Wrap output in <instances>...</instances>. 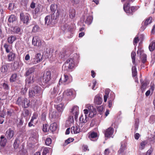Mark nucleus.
I'll return each instance as SVG.
<instances>
[{
  "label": "nucleus",
  "instance_id": "obj_1",
  "mask_svg": "<svg viewBox=\"0 0 155 155\" xmlns=\"http://www.w3.org/2000/svg\"><path fill=\"white\" fill-rule=\"evenodd\" d=\"M42 90L40 87L36 86L29 90V95L30 97L39 96L42 94Z\"/></svg>",
  "mask_w": 155,
  "mask_h": 155
},
{
  "label": "nucleus",
  "instance_id": "obj_2",
  "mask_svg": "<svg viewBox=\"0 0 155 155\" xmlns=\"http://www.w3.org/2000/svg\"><path fill=\"white\" fill-rule=\"evenodd\" d=\"M74 66V62L72 58H69L65 62L62 67V70L68 71L72 69Z\"/></svg>",
  "mask_w": 155,
  "mask_h": 155
},
{
  "label": "nucleus",
  "instance_id": "obj_3",
  "mask_svg": "<svg viewBox=\"0 0 155 155\" xmlns=\"http://www.w3.org/2000/svg\"><path fill=\"white\" fill-rule=\"evenodd\" d=\"M30 101L26 98H18L16 104L19 106H21L24 108L28 107L30 105Z\"/></svg>",
  "mask_w": 155,
  "mask_h": 155
},
{
  "label": "nucleus",
  "instance_id": "obj_4",
  "mask_svg": "<svg viewBox=\"0 0 155 155\" xmlns=\"http://www.w3.org/2000/svg\"><path fill=\"white\" fill-rule=\"evenodd\" d=\"M74 91L72 89H68L64 92L63 96L65 98L71 99L74 97Z\"/></svg>",
  "mask_w": 155,
  "mask_h": 155
},
{
  "label": "nucleus",
  "instance_id": "obj_5",
  "mask_svg": "<svg viewBox=\"0 0 155 155\" xmlns=\"http://www.w3.org/2000/svg\"><path fill=\"white\" fill-rule=\"evenodd\" d=\"M43 55L40 53H37L35 56L34 58L32 60V62L31 63L29 64L30 65L34 64H37L41 61L43 59Z\"/></svg>",
  "mask_w": 155,
  "mask_h": 155
},
{
  "label": "nucleus",
  "instance_id": "obj_6",
  "mask_svg": "<svg viewBox=\"0 0 155 155\" xmlns=\"http://www.w3.org/2000/svg\"><path fill=\"white\" fill-rule=\"evenodd\" d=\"M70 77L67 74H64L61 76L59 81V83H63L64 84H67L70 83L71 82Z\"/></svg>",
  "mask_w": 155,
  "mask_h": 155
},
{
  "label": "nucleus",
  "instance_id": "obj_7",
  "mask_svg": "<svg viewBox=\"0 0 155 155\" xmlns=\"http://www.w3.org/2000/svg\"><path fill=\"white\" fill-rule=\"evenodd\" d=\"M20 19L21 21L23 23L28 24V23L29 20L30 18V15L28 14H24L23 13H21L20 14Z\"/></svg>",
  "mask_w": 155,
  "mask_h": 155
},
{
  "label": "nucleus",
  "instance_id": "obj_8",
  "mask_svg": "<svg viewBox=\"0 0 155 155\" xmlns=\"http://www.w3.org/2000/svg\"><path fill=\"white\" fill-rule=\"evenodd\" d=\"M85 107L88 110L89 114V117L91 118L93 117L94 115L96 114V111L95 108H94L90 104H87L86 105Z\"/></svg>",
  "mask_w": 155,
  "mask_h": 155
},
{
  "label": "nucleus",
  "instance_id": "obj_9",
  "mask_svg": "<svg viewBox=\"0 0 155 155\" xmlns=\"http://www.w3.org/2000/svg\"><path fill=\"white\" fill-rule=\"evenodd\" d=\"M152 22V18L151 17L147 18L146 20L143 21L142 23V26L141 27V30L143 31L146 28L147 26Z\"/></svg>",
  "mask_w": 155,
  "mask_h": 155
},
{
  "label": "nucleus",
  "instance_id": "obj_10",
  "mask_svg": "<svg viewBox=\"0 0 155 155\" xmlns=\"http://www.w3.org/2000/svg\"><path fill=\"white\" fill-rule=\"evenodd\" d=\"M51 79V73L48 71L45 73L43 75V82L46 84L49 83Z\"/></svg>",
  "mask_w": 155,
  "mask_h": 155
},
{
  "label": "nucleus",
  "instance_id": "obj_11",
  "mask_svg": "<svg viewBox=\"0 0 155 155\" xmlns=\"http://www.w3.org/2000/svg\"><path fill=\"white\" fill-rule=\"evenodd\" d=\"M70 112L74 115L75 120H77L79 114V107L77 105L74 106L71 109Z\"/></svg>",
  "mask_w": 155,
  "mask_h": 155
},
{
  "label": "nucleus",
  "instance_id": "obj_12",
  "mask_svg": "<svg viewBox=\"0 0 155 155\" xmlns=\"http://www.w3.org/2000/svg\"><path fill=\"white\" fill-rule=\"evenodd\" d=\"M32 44L34 46L38 47L41 45L42 41L38 36H35L33 37L32 40Z\"/></svg>",
  "mask_w": 155,
  "mask_h": 155
},
{
  "label": "nucleus",
  "instance_id": "obj_13",
  "mask_svg": "<svg viewBox=\"0 0 155 155\" xmlns=\"http://www.w3.org/2000/svg\"><path fill=\"white\" fill-rule=\"evenodd\" d=\"M114 132V129L111 127H110L107 129L105 131L104 135L106 137L110 138L113 137L112 135Z\"/></svg>",
  "mask_w": 155,
  "mask_h": 155
},
{
  "label": "nucleus",
  "instance_id": "obj_14",
  "mask_svg": "<svg viewBox=\"0 0 155 155\" xmlns=\"http://www.w3.org/2000/svg\"><path fill=\"white\" fill-rule=\"evenodd\" d=\"M97 136V133L94 132H90L88 134V137L92 141H94L96 140Z\"/></svg>",
  "mask_w": 155,
  "mask_h": 155
},
{
  "label": "nucleus",
  "instance_id": "obj_15",
  "mask_svg": "<svg viewBox=\"0 0 155 155\" xmlns=\"http://www.w3.org/2000/svg\"><path fill=\"white\" fill-rule=\"evenodd\" d=\"M14 135V131L10 128H9L6 132V136L8 139L12 138L13 137Z\"/></svg>",
  "mask_w": 155,
  "mask_h": 155
},
{
  "label": "nucleus",
  "instance_id": "obj_16",
  "mask_svg": "<svg viewBox=\"0 0 155 155\" xmlns=\"http://www.w3.org/2000/svg\"><path fill=\"white\" fill-rule=\"evenodd\" d=\"M102 98L99 94L96 95L94 99V103L97 105H100L102 103Z\"/></svg>",
  "mask_w": 155,
  "mask_h": 155
},
{
  "label": "nucleus",
  "instance_id": "obj_17",
  "mask_svg": "<svg viewBox=\"0 0 155 155\" xmlns=\"http://www.w3.org/2000/svg\"><path fill=\"white\" fill-rule=\"evenodd\" d=\"M55 107L56 108L58 112L61 114L65 108V106L63 104L61 103L55 105Z\"/></svg>",
  "mask_w": 155,
  "mask_h": 155
},
{
  "label": "nucleus",
  "instance_id": "obj_18",
  "mask_svg": "<svg viewBox=\"0 0 155 155\" xmlns=\"http://www.w3.org/2000/svg\"><path fill=\"white\" fill-rule=\"evenodd\" d=\"M71 130V133L72 134H78L80 131V129L78 125H75L72 127Z\"/></svg>",
  "mask_w": 155,
  "mask_h": 155
},
{
  "label": "nucleus",
  "instance_id": "obj_19",
  "mask_svg": "<svg viewBox=\"0 0 155 155\" xmlns=\"http://www.w3.org/2000/svg\"><path fill=\"white\" fill-rule=\"evenodd\" d=\"M59 87L58 85L56 87H54L53 89L51 91V94L52 95V97H54L58 94L59 91Z\"/></svg>",
  "mask_w": 155,
  "mask_h": 155
},
{
  "label": "nucleus",
  "instance_id": "obj_20",
  "mask_svg": "<svg viewBox=\"0 0 155 155\" xmlns=\"http://www.w3.org/2000/svg\"><path fill=\"white\" fill-rule=\"evenodd\" d=\"M9 53L8 55V61H13L15 58V54L13 51Z\"/></svg>",
  "mask_w": 155,
  "mask_h": 155
},
{
  "label": "nucleus",
  "instance_id": "obj_21",
  "mask_svg": "<svg viewBox=\"0 0 155 155\" xmlns=\"http://www.w3.org/2000/svg\"><path fill=\"white\" fill-rule=\"evenodd\" d=\"M76 15V11L74 9L70 8L69 10V15L70 18H73L75 17Z\"/></svg>",
  "mask_w": 155,
  "mask_h": 155
},
{
  "label": "nucleus",
  "instance_id": "obj_22",
  "mask_svg": "<svg viewBox=\"0 0 155 155\" xmlns=\"http://www.w3.org/2000/svg\"><path fill=\"white\" fill-rule=\"evenodd\" d=\"M142 51L140 50H138L137 52V54H138L141 55V58L142 60L143 63H144L147 60V55L145 54H142Z\"/></svg>",
  "mask_w": 155,
  "mask_h": 155
},
{
  "label": "nucleus",
  "instance_id": "obj_23",
  "mask_svg": "<svg viewBox=\"0 0 155 155\" xmlns=\"http://www.w3.org/2000/svg\"><path fill=\"white\" fill-rule=\"evenodd\" d=\"M89 118L87 117V115H84L82 114L79 118V120L81 123H85L88 120Z\"/></svg>",
  "mask_w": 155,
  "mask_h": 155
},
{
  "label": "nucleus",
  "instance_id": "obj_24",
  "mask_svg": "<svg viewBox=\"0 0 155 155\" xmlns=\"http://www.w3.org/2000/svg\"><path fill=\"white\" fill-rule=\"evenodd\" d=\"M3 47L5 48L7 53H9L12 51V46L11 45H8L7 43H5L4 44Z\"/></svg>",
  "mask_w": 155,
  "mask_h": 155
},
{
  "label": "nucleus",
  "instance_id": "obj_25",
  "mask_svg": "<svg viewBox=\"0 0 155 155\" xmlns=\"http://www.w3.org/2000/svg\"><path fill=\"white\" fill-rule=\"evenodd\" d=\"M53 13L51 15V18L53 21L56 20L58 17L59 12L58 10L57 9V11L55 12H53Z\"/></svg>",
  "mask_w": 155,
  "mask_h": 155
},
{
  "label": "nucleus",
  "instance_id": "obj_26",
  "mask_svg": "<svg viewBox=\"0 0 155 155\" xmlns=\"http://www.w3.org/2000/svg\"><path fill=\"white\" fill-rule=\"evenodd\" d=\"M123 8L124 11L128 14L129 15L130 13V7L129 3L127 4H124V5Z\"/></svg>",
  "mask_w": 155,
  "mask_h": 155
},
{
  "label": "nucleus",
  "instance_id": "obj_27",
  "mask_svg": "<svg viewBox=\"0 0 155 155\" xmlns=\"http://www.w3.org/2000/svg\"><path fill=\"white\" fill-rule=\"evenodd\" d=\"M8 70V67L6 65H3L1 68L0 71L5 75L7 74Z\"/></svg>",
  "mask_w": 155,
  "mask_h": 155
},
{
  "label": "nucleus",
  "instance_id": "obj_28",
  "mask_svg": "<svg viewBox=\"0 0 155 155\" xmlns=\"http://www.w3.org/2000/svg\"><path fill=\"white\" fill-rule=\"evenodd\" d=\"M1 141L0 142V144L1 146L4 147L6 144L7 140L6 138H5L4 136H2L0 137Z\"/></svg>",
  "mask_w": 155,
  "mask_h": 155
},
{
  "label": "nucleus",
  "instance_id": "obj_29",
  "mask_svg": "<svg viewBox=\"0 0 155 155\" xmlns=\"http://www.w3.org/2000/svg\"><path fill=\"white\" fill-rule=\"evenodd\" d=\"M58 128V126L56 123H54L51 124L49 127L50 130L52 132L55 131Z\"/></svg>",
  "mask_w": 155,
  "mask_h": 155
},
{
  "label": "nucleus",
  "instance_id": "obj_30",
  "mask_svg": "<svg viewBox=\"0 0 155 155\" xmlns=\"http://www.w3.org/2000/svg\"><path fill=\"white\" fill-rule=\"evenodd\" d=\"M45 23L48 25H50L51 24L52 25L53 20L51 18L50 19V17L49 16H47L45 18Z\"/></svg>",
  "mask_w": 155,
  "mask_h": 155
},
{
  "label": "nucleus",
  "instance_id": "obj_31",
  "mask_svg": "<svg viewBox=\"0 0 155 155\" xmlns=\"http://www.w3.org/2000/svg\"><path fill=\"white\" fill-rule=\"evenodd\" d=\"M35 68L33 67L29 68L26 71L25 75L28 76L34 71Z\"/></svg>",
  "mask_w": 155,
  "mask_h": 155
},
{
  "label": "nucleus",
  "instance_id": "obj_32",
  "mask_svg": "<svg viewBox=\"0 0 155 155\" xmlns=\"http://www.w3.org/2000/svg\"><path fill=\"white\" fill-rule=\"evenodd\" d=\"M110 91L109 89H106L105 91V95H104V102H106L107 100V98L109 97V94Z\"/></svg>",
  "mask_w": 155,
  "mask_h": 155
},
{
  "label": "nucleus",
  "instance_id": "obj_33",
  "mask_svg": "<svg viewBox=\"0 0 155 155\" xmlns=\"http://www.w3.org/2000/svg\"><path fill=\"white\" fill-rule=\"evenodd\" d=\"M16 38L15 36H11L8 38V41L9 44H12L16 40Z\"/></svg>",
  "mask_w": 155,
  "mask_h": 155
},
{
  "label": "nucleus",
  "instance_id": "obj_34",
  "mask_svg": "<svg viewBox=\"0 0 155 155\" xmlns=\"http://www.w3.org/2000/svg\"><path fill=\"white\" fill-rule=\"evenodd\" d=\"M17 20V18L14 15H11L8 19V21L10 22H13Z\"/></svg>",
  "mask_w": 155,
  "mask_h": 155
},
{
  "label": "nucleus",
  "instance_id": "obj_35",
  "mask_svg": "<svg viewBox=\"0 0 155 155\" xmlns=\"http://www.w3.org/2000/svg\"><path fill=\"white\" fill-rule=\"evenodd\" d=\"M147 143V142L146 141L144 140L142 141L140 144L139 145V149L140 150L143 149L146 145Z\"/></svg>",
  "mask_w": 155,
  "mask_h": 155
},
{
  "label": "nucleus",
  "instance_id": "obj_36",
  "mask_svg": "<svg viewBox=\"0 0 155 155\" xmlns=\"http://www.w3.org/2000/svg\"><path fill=\"white\" fill-rule=\"evenodd\" d=\"M17 74L16 73H14L13 74L10 79V81L11 82H13L15 81L17 78Z\"/></svg>",
  "mask_w": 155,
  "mask_h": 155
},
{
  "label": "nucleus",
  "instance_id": "obj_37",
  "mask_svg": "<svg viewBox=\"0 0 155 155\" xmlns=\"http://www.w3.org/2000/svg\"><path fill=\"white\" fill-rule=\"evenodd\" d=\"M93 20V17L91 16H89L87 17L86 20L85 21L86 23L88 25H89L91 24Z\"/></svg>",
  "mask_w": 155,
  "mask_h": 155
},
{
  "label": "nucleus",
  "instance_id": "obj_38",
  "mask_svg": "<svg viewBox=\"0 0 155 155\" xmlns=\"http://www.w3.org/2000/svg\"><path fill=\"white\" fill-rule=\"evenodd\" d=\"M149 48L151 51H153L155 48V42H152L150 45Z\"/></svg>",
  "mask_w": 155,
  "mask_h": 155
},
{
  "label": "nucleus",
  "instance_id": "obj_39",
  "mask_svg": "<svg viewBox=\"0 0 155 155\" xmlns=\"http://www.w3.org/2000/svg\"><path fill=\"white\" fill-rule=\"evenodd\" d=\"M12 31L14 33L20 34L21 31V29L19 27L16 26L14 27Z\"/></svg>",
  "mask_w": 155,
  "mask_h": 155
},
{
  "label": "nucleus",
  "instance_id": "obj_40",
  "mask_svg": "<svg viewBox=\"0 0 155 155\" xmlns=\"http://www.w3.org/2000/svg\"><path fill=\"white\" fill-rule=\"evenodd\" d=\"M141 82V89L142 91V92H143L146 88L147 86V84L146 82H142L141 80H140Z\"/></svg>",
  "mask_w": 155,
  "mask_h": 155
},
{
  "label": "nucleus",
  "instance_id": "obj_41",
  "mask_svg": "<svg viewBox=\"0 0 155 155\" xmlns=\"http://www.w3.org/2000/svg\"><path fill=\"white\" fill-rule=\"evenodd\" d=\"M61 29L64 31H65L67 30L68 31H70L71 30V29L69 26V25L67 24H65L61 27Z\"/></svg>",
  "mask_w": 155,
  "mask_h": 155
},
{
  "label": "nucleus",
  "instance_id": "obj_42",
  "mask_svg": "<svg viewBox=\"0 0 155 155\" xmlns=\"http://www.w3.org/2000/svg\"><path fill=\"white\" fill-rule=\"evenodd\" d=\"M41 5H38V6L35 8V9L34 13L35 14H39L40 13L41 11Z\"/></svg>",
  "mask_w": 155,
  "mask_h": 155
},
{
  "label": "nucleus",
  "instance_id": "obj_43",
  "mask_svg": "<svg viewBox=\"0 0 155 155\" xmlns=\"http://www.w3.org/2000/svg\"><path fill=\"white\" fill-rule=\"evenodd\" d=\"M136 55V52L133 51L131 53V57L132 59V62L133 64L135 63V56Z\"/></svg>",
  "mask_w": 155,
  "mask_h": 155
},
{
  "label": "nucleus",
  "instance_id": "obj_44",
  "mask_svg": "<svg viewBox=\"0 0 155 155\" xmlns=\"http://www.w3.org/2000/svg\"><path fill=\"white\" fill-rule=\"evenodd\" d=\"M132 71L133 76H135L137 75V71L135 65L132 67Z\"/></svg>",
  "mask_w": 155,
  "mask_h": 155
},
{
  "label": "nucleus",
  "instance_id": "obj_45",
  "mask_svg": "<svg viewBox=\"0 0 155 155\" xmlns=\"http://www.w3.org/2000/svg\"><path fill=\"white\" fill-rule=\"evenodd\" d=\"M57 8V5L55 4H52L50 6L51 11L52 12H55Z\"/></svg>",
  "mask_w": 155,
  "mask_h": 155
},
{
  "label": "nucleus",
  "instance_id": "obj_46",
  "mask_svg": "<svg viewBox=\"0 0 155 155\" xmlns=\"http://www.w3.org/2000/svg\"><path fill=\"white\" fill-rule=\"evenodd\" d=\"M74 140V139L73 138H69L67 140H66L64 143V145L65 146L70 143L71 142H73Z\"/></svg>",
  "mask_w": 155,
  "mask_h": 155
},
{
  "label": "nucleus",
  "instance_id": "obj_47",
  "mask_svg": "<svg viewBox=\"0 0 155 155\" xmlns=\"http://www.w3.org/2000/svg\"><path fill=\"white\" fill-rule=\"evenodd\" d=\"M51 115L52 118H56L60 116L61 114L59 115L58 114V113L56 111H53L52 113L51 114Z\"/></svg>",
  "mask_w": 155,
  "mask_h": 155
},
{
  "label": "nucleus",
  "instance_id": "obj_48",
  "mask_svg": "<svg viewBox=\"0 0 155 155\" xmlns=\"http://www.w3.org/2000/svg\"><path fill=\"white\" fill-rule=\"evenodd\" d=\"M125 149V145L123 146L122 145H121V147L119 149V150L118 151V153H123L124 151V150Z\"/></svg>",
  "mask_w": 155,
  "mask_h": 155
},
{
  "label": "nucleus",
  "instance_id": "obj_49",
  "mask_svg": "<svg viewBox=\"0 0 155 155\" xmlns=\"http://www.w3.org/2000/svg\"><path fill=\"white\" fill-rule=\"evenodd\" d=\"M74 121L73 117L72 116H70L69 117L68 120L67 121V123H69L70 125L72 124Z\"/></svg>",
  "mask_w": 155,
  "mask_h": 155
},
{
  "label": "nucleus",
  "instance_id": "obj_50",
  "mask_svg": "<svg viewBox=\"0 0 155 155\" xmlns=\"http://www.w3.org/2000/svg\"><path fill=\"white\" fill-rule=\"evenodd\" d=\"M149 121L151 124H153L155 121V117L153 116H150Z\"/></svg>",
  "mask_w": 155,
  "mask_h": 155
},
{
  "label": "nucleus",
  "instance_id": "obj_51",
  "mask_svg": "<svg viewBox=\"0 0 155 155\" xmlns=\"http://www.w3.org/2000/svg\"><path fill=\"white\" fill-rule=\"evenodd\" d=\"M115 97V95L114 93L112 92H111L108 100L113 101Z\"/></svg>",
  "mask_w": 155,
  "mask_h": 155
},
{
  "label": "nucleus",
  "instance_id": "obj_52",
  "mask_svg": "<svg viewBox=\"0 0 155 155\" xmlns=\"http://www.w3.org/2000/svg\"><path fill=\"white\" fill-rule=\"evenodd\" d=\"M43 131L45 132H47L49 130L48 126V125L46 124H44L43 125Z\"/></svg>",
  "mask_w": 155,
  "mask_h": 155
},
{
  "label": "nucleus",
  "instance_id": "obj_53",
  "mask_svg": "<svg viewBox=\"0 0 155 155\" xmlns=\"http://www.w3.org/2000/svg\"><path fill=\"white\" fill-rule=\"evenodd\" d=\"M39 29L38 26L37 25H35L33 27L32 31L34 32H36L39 31Z\"/></svg>",
  "mask_w": 155,
  "mask_h": 155
},
{
  "label": "nucleus",
  "instance_id": "obj_54",
  "mask_svg": "<svg viewBox=\"0 0 155 155\" xmlns=\"http://www.w3.org/2000/svg\"><path fill=\"white\" fill-rule=\"evenodd\" d=\"M51 143V140L50 138H47L45 140V143L46 145L49 146Z\"/></svg>",
  "mask_w": 155,
  "mask_h": 155
},
{
  "label": "nucleus",
  "instance_id": "obj_55",
  "mask_svg": "<svg viewBox=\"0 0 155 155\" xmlns=\"http://www.w3.org/2000/svg\"><path fill=\"white\" fill-rule=\"evenodd\" d=\"M48 148L45 147L43 152L42 155H46V154L48 152Z\"/></svg>",
  "mask_w": 155,
  "mask_h": 155
},
{
  "label": "nucleus",
  "instance_id": "obj_56",
  "mask_svg": "<svg viewBox=\"0 0 155 155\" xmlns=\"http://www.w3.org/2000/svg\"><path fill=\"white\" fill-rule=\"evenodd\" d=\"M29 111L28 110L25 109L23 111V114L24 117H26L28 115Z\"/></svg>",
  "mask_w": 155,
  "mask_h": 155
},
{
  "label": "nucleus",
  "instance_id": "obj_57",
  "mask_svg": "<svg viewBox=\"0 0 155 155\" xmlns=\"http://www.w3.org/2000/svg\"><path fill=\"white\" fill-rule=\"evenodd\" d=\"M13 146L15 149L17 150L18 149V145L17 143V140H15L14 142Z\"/></svg>",
  "mask_w": 155,
  "mask_h": 155
},
{
  "label": "nucleus",
  "instance_id": "obj_58",
  "mask_svg": "<svg viewBox=\"0 0 155 155\" xmlns=\"http://www.w3.org/2000/svg\"><path fill=\"white\" fill-rule=\"evenodd\" d=\"M3 88L5 90H8L9 89L8 86V84L6 83H4L2 85Z\"/></svg>",
  "mask_w": 155,
  "mask_h": 155
},
{
  "label": "nucleus",
  "instance_id": "obj_59",
  "mask_svg": "<svg viewBox=\"0 0 155 155\" xmlns=\"http://www.w3.org/2000/svg\"><path fill=\"white\" fill-rule=\"evenodd\" d=\"M96 83H97V82L95 80H93L92 82L93 85H92V89H93L94 90L96 89L95 88V87L96 84Z\"/></svg>",
  "mask_w": 155,
  "mask_h": 155
},
{
  "label": "nucleus",
  "instance_id": "obj_60",
  "mask_svg": "<svg viewBox=\"0 0 155 155\" xmlns=\"http://www.w3.org/2000/svg\"><path fill=\"white\" fill-rule=\"evenodd\" d=\"M38 114H37V113H35L33 114V116L31 117V118L35 120L37 119L38 117Z\"/></svg>",
  "mask_w": 155,
  "mask_h": 155
},
{
  "label": "nucleus",
  "instance_id": "obj_61",
  "mask_svg": "<svg viewBox=\"0 0 155 155\" xmlns=\"http://www.w3.org/2000/svg\"><path fill=\"white\" fill-rule=\"evenodd\" d=\"M32 82L31 79H30V78L26 79V85L27 86V85L30 84Z\"/></svg>",
  "mask_w": 155,
  "mask_h": 155
},
{
  "label": "nucleus",
  "instance_id": "obj_62",
  "mask_svg": "<svg viewBox=\"0 0 155 155\" xmlns=\"http://www.w3.org/2000/svg\"><path fill=\"white\" fill-rule=\"evenodd\" d=\"M137 9H136V8L134 6H132L130 7V14H132V12H134Z\"/></svg>",
  "mask_w": 155,
  "mask_h": 155
},
{
  "label": "nucleus",
  "instance_id": "obj_63",
  "mask_svg": "<svg viewBox=\"0 0 155 155\" xmlns=\"http://www.w3.org/2000/svg\"><path fill=\"white\" fill-rule=\"evenodd\" d=\"M139 39L138 38V37H136L135 38L134 41H133V43L134 45H135L139 41Z\"/></svg>",
  "mask_w": 155,
  "mask_h": 155
},
{
  "label": "nucleus",
  "instance_id": "obj_64",
  "mask_svg": "<svg viewBox=\"0 0 155 155\" xmlns=\"http://www.w3.org/2000/svg\"><path fill=\"white\" fill-rule=\"evenodd\" d=\"M138 123H139V120L138 119H137L135 120V128L136 129H137L138 128Z\"/></svg>",
  "mask_w": 155,
  "mask_h": 155
}]
</instances>
